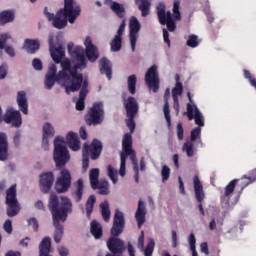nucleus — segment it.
Returning <instances> with one entry per match:
<instances>
[{
    "label": "nucleus",
    "mask_w": 256,
    "mask_h": 256,
    "mask_svg": "<svg viewBox=\"0 0 256 256\" xmlns=\"http://www.w3.org/2000/svg\"><path fill=\"white\" fill-rule=\"evenodd\" d=\"M68 51L72 57V62L66 60L62 62V70L57 74V66L51 64L45 78V89H53L55 81H58L66 89V93H75L81 89L83 83V74L79 71L87 68V59L85 58V49L83 46L71 47L68 45Z\"/></svg>",
    "instance_id": "f257e3e1"
},
{
    "label": "nucleus",
    "mask_w": 256,
    "mask_h": 256,
    "mask_svg": "<svg viewBox=\"0 0 256 256\" xmlns=\"http://www.w3.org/2000/svg\"><path fill=\"white\" fill-rule=\"evenodd\" d=\"M48 207L52 213L55 227L54 241L55 243H61L64 228L59 221H67L69 213H73V202H71V199H69L67 196H62L59 200V196L56 194H51Z\"/></svg>",
    "instance_id": "f03ea898"
},
{
    "label": "nucleus",
    "mask_w": 256,
    "mask_h": 256,
    "mask_svg": "<svg viewBox=\"0 0 256 256\" xmlns=\"http://www.w3.org/2000/svg\"><path fill=\"white\" fill-rule=\"evenodd\" d=\"M44 14L48 21L52 22L56 29H64L67 22L73 25L81 15V5L75 0H64V9H60L56 15L44 9Z\"/></svg>",
    "instance_id": "7ed1b4c3"
},
{
    "label": "nucleus",
    "mask_w": 256,
    "mask_h": 256,
    "mask_svg": "<svg viewBox=\"0 0 256 256\" xmlns=\"http://www.w3.org/2000/svg\"><path fill=\"white\" fill-rule=\"evenodd\" d=\"M139 114V102L134 97H129V158L133 165L134 181L139 183V161L137 160V153L133 150V132H135V117Z\"/></svg>",
    "instance_id": "20e7f679"
},
{
    "label": "nucleus",
    "mask_w": 256,
    "mask_h": 256,
    "mask_svg": "<svg viewBox=\"0 0 256 256\" xmlns=\"http://www.w3.org/2000/svg\"><path fill=\"white\" fill-rule=\"evenodd\" d=\"M123 229H125V215L119 209H116L111 228L112 237L107 241V247L111 253L121 254L125 251V242L117 238L123 233Z\"/></svg>",
    "instance_id": "39448f33"
},
{
    "label": "nucleus",
    "mask_w": 256,
    "mask_h": 256,
    "mask_svg": "<svg viewBox=\"0 0 256 256\" xmlns=\"http://www.w3.org/2000/svg\"><path fill=\"white\" fill-rule=\"evenodd\" d=\"M53 159L57 169H62L71 160V155L69 154V149H67V143L63 136H57L54 139Z\"/></svg>",
    "instance_id": "423d86ee"
},
{
    "label": "nucleus",
    "mask_w": 256,
    "mask_h": 256,
    "mask_svg": "<svg viewBox=\"0 0 256 256\" xmlns=\"http://www.w3.org/2000/svg\"><path fill=\"white\" fill-rule=\"evenodd\" d=\"M101 151H103V144H101V141L99 140L94 139L90 146L87 144L84 145L82 162L83 171L89 169V155L93 161H97L101 155Z\"/></svg>",
    "instance_id": "0eeeda50"
},
{
    "label": "nucleus",
    "mask_w": 256,
    "mask_h": 256,
    "mask_svg": "<svg viewBox=\"0 0 256 256\" xmlns=\"http://www.w3.org/2000/svg\"><path fill=\"white\" fill-rule=\"evenodd\" d=\"M6 215L7 217H17L21 211V204L17 199V184H13L6 190Z\"/></svg>",
    "instance_id": "6e6552de"
},
{
    "label": "nucleus",
    "mask_w": 256,
    "mask_h": 256,
    "mask_svg": "<svg viewBox=\"0 0 256 256\" xmlns=\"http://www.w3.org/2000/svg\"><path fill=\"white\" fill-rule=\"evenodd\" d=\"M104 117L103 102H96L86 115V123L87 125H99L103 123Z\"/></svg>",
    "instance_id": "1a4fd4ad"
},
{
    "label": "nucleus",
    "mask_w": 256,
    "mask_h": 256,
    "mask_svg": "<svg viewBox=\"0 0 256 256\" xmlns=\"http://www.w3.org/2000/svg\"><path fill=\"white\" fill-rule=\"evenodd\" d=\"M144 80L150 90H152L154 93L159 92V84L161 83V80L159 79L157 65H152L147 70Z\"/></svg>",
    "instance_id": "9d476101"
},
{
    "label": "nucleus",
    "mask_w": 256,
    "mask_h": 256,
    "mask_svg": "<svg viewBox=\"0 0 256 256\" xmlns=\"http://www.w3.org/2000/svg\"><path fill=\"white\" fill-rule=\"evenodd\" d=\"M157 16L161 25H166L170 32H174L177 29V24L173 20V15L168 11H165V5L159 4L157 7Z\"/></svg>",
    "instance_id": "9b49d317"
},
{
    "label": "nucleus",
    "mask_w": 256,
    "mask_h": 256,
    "mask_svg": "<svg viewBox=\"0 0 256 256\" xmlns=\"http://www.w3.org/2000/svg\"><path fill=\"white\" fill-rule=\"evenodd\" d=\"M71 187V173L69 170L60 169V176L57 178L55 189L57 193H67Z\"/></svg>",
    "instance_id": "f8f14e48"
},
{
    "label": "nucleus",
    "mask_w": 256,
    "mask_h": 256,
    "mask_svg": "<svg viewBox=\"0 0 256 256\" xmlns=\"http://www.w3.org/2000/svg\"><path fill=\"white\" fill-rule=\"evenodd\" d=\"M129 38L130 45L133 52H135V46L137 45V40L139 39V32L141 31V23L137 17L132 16L129 20Z\"/></svg>",
    "instance_id": "ddd939ff"
},
{
    "label": "nucleus",
    "mask_w": 256,
    "mask_h": 256,
    "mask_svg": "<svg viewBox=\"0 0 256 256\" xmlns=\"http://www.w3.org/2000/svg\"><path fill=\"white\" fill-rule=\"evenodd\" d=\"M127 157H129V133H126L122 140V152L120 153L119 168V175L121 177H125V165L127 163Z\"/></svg>",
    "instance_id": "4468645a"
},
{
    "label": "nucleus",
    "mask_w": 256,
    "mask_h": 256,
    "mask_svg": "<svg viewBox=\"0 0 256 256\" xmlns=\"http://www.w3.org/2000/svg\"><path fill=\"white\" fill-rule=\"evenodd\" d=\"M4 121L8 125H12V127H20L23 123V118L20 111L10 108L5 113Z\"/></svg>",
    "instance_id": "2eb2a0df"
},
{
    "label": "nucleus",
    "mask_w": 256,
    "mask_h": 256,
    "mask_svg": "<svg viewBox=\"0 0 256 256\" xmlns=\"http://www.w3.org/2000/svg\"><path fill=\"white\" fill-rule=\"evenodd\" d=\"M85 53L88 61L95 63L99 59V50L97 46L93 45V40L90 36H87L84 41Z\"/></svg>",
    "instance_id": "dca6fc26"
},
{
    "label": "nucleus",
    "mask_w": 256,
    "mask_h": 256,
    "mask_svg": "<svg viewBox=\"0 0 256 256\" xmlns=\"http://www.w3.org/2000/svg\"><path fill=\"white\" fill-rule=\"evenodd\" d=\"M187 112H184V115L186 114L189 120L195 119V124L200 127L204 126V118L199 111L198 107L196 105H192L190 103H187L186 105Z\"/></svg>",
    "instance_id": "f3484780"
},
{
    "label": "nucleus",
    "mask_w": 256,
    "mask_h": 256,
    "mask_svg": "<svg viewBox=\"0 0 256 256\" xmlns=\"http://www.w3.org/2000/svg\"><path fill=\"white\" fill-rule=\"evenodd\" d=\"M193 185H194V191H195L196 199L199 202V205H198L199 211L204 216L205 211L203 209L202 201L205 198V194H204V191H203L202 183L200 182V179L197 175H195L194 178H193Z\"/></svg>",
    "instance_id": "a211bd4d"
},
{
    "label": "nucleus",
    "mask_w": 256,
    "mask_h": 256,
    "mask_svg": "<svg viewBox=\"0 0 256 256\" xmlns=\"http://www.w3.org/2000/svg\"><path fill=\"white\" fill-rule=\"evenodd\" d=\"M147 206L145 205V202L143 200L138 201V207L135 212V219L137 222L138 229H141L143 227V224H145V221L147 220Z\"/></svg>",
    "instance_id": "6ab92c4d"
},
{
    "label": "nucleus",
    "mask_w": 256,
    "mask_h": 256,
    "mask_svg": "<svg viewBox=\"0 0 256 256\" xmlns=\"http://www.w3.org/2000/svg\"><path fill=\"white\" fill-rule=\"evenodd\" d=\"M55 182V175L53 172H46L40 176V187L43 193H49L51 191V187H53V183Z\"/></svg>",
    "instance_id": "aec40b11"
},
{
    "label": "nucleus",
    "mask_w": 256,
    "mask_h": 256,
    "mask_svg": "<svg viewBox=\"0 0 256 256\" xmlns=\"http://www.w3.org/2000/svg\"><path fill=\"white\" fill-rule=\"evenodd\" d=\"M123 33H125V22L119 26L117 34L113 38L110 43L111 51L113 53H117V51H121V43L123 41Z\"/></svg>",
    "instance_id": "412c9836"
},
{
    "label": "nucleus",
    "mask_w": 256,
    "mask_h": 256,
    "mask_svg": "<svg viewBox=\"0 0 256 256\" xmlns=\"http://www.w3.org/2000/svg\"><path fill=\"white\" fill-rule=\"evenodd\" d=\"M51 57L54 63H60L61 67L63 68L64 61H70L69 59H65V49L61 46L59 47H52L50 49ZM73 62V56H71V61Z\"/></svg>",
    "instance_id": "4be33fe9"
},
{
    "label": "nucleus",
    "mask_w": 256,
    "mask_h": 256,
    "mask_svg": "<svg viewBox=\"0 0 256 256\" xmlns=\"http://www.w3.org/2000/svg\"><path fill=\"white\" fill-rule=\"evenodd\" d=\"M89 86V83L87 80H83L82 76V82L80 84V94L79 99L76 101V109L77 111H83L85 109V97H87V93H89V90H87V87Z\"/></svg>",
    "instance_id": "5701e85b"
},
{
    "label": "nucleus",
    "mask_w": 256,
    "mask_h": 256,
    "mask_svg": "<svg viewBox=\"0 0 256 256\" xmlns=\"http://www.w3.org/2000/svg\"><path fill=\"white\" fill-rule=\"evenodd\" d=\"M66 141L71 151H79L81 149V140H79L77 133L69 131L66 135Z\"/></svg>",
    "instance_id": "b1692460"
},
{
    "label": "nucleus",
    "mask_w": 256,
    "mask_h": 256,
    "mask_svg": "<svg viewBox=\"0 0 256 256\" xmlns=\"http://www.w3.org/2000/svg\"><path fill=\"white\" fill-rule=\"evenodd\" d=\"M17 105L24 115H29V102L27 100V93L25 91H19L17 93Z\"/></svg>",
    "instance_id": "393cba45"
},
{
    "label": "nucleus",
    "mask_w": 256,
    "mask_h": 256,
    "mask_svg": "<svg viewBox=\"0 0 256 256\" xmlns=\"http://www.w3.org/2000/svg\"><path fill=\"white\" fill-rule=\"evenodd\" d=\"M9 159V144L7 142V134L0 133V161Z\"/></svg>",
    "instance_id": "a878e982"
},
{
    "label": "nucleus",
    "mask_w": 256,
    "mask_h": 256,
    "mask_svg": "<svg viewBox=\"0 0 256 256\" xmlns=\"http://www.w3.org/2000/svg\"><path fill=\"white\" fill-rule=\"evenodd\" d=\"M112 67L111 61H109L107 58H102L100 60V73L102 75H106L108 81H111L113 75Z\"/></svg>",
    "instance_id": "bb28decb"
},
{
    "label": "nucleus",
    "mask_w": 256,
    "mask_h": 256,
    "mask_svg": "<svg viewBox=\"0 0 256 256\" xmlns=\"http://www.w3.org/2000/svg\"><path fill=\"white\" fill-rule=\"evenodd\" d=\"M170 95H171V91L169 89H166L165 94H164L163 112H164V117L166 119L168 128H171V110L169 109V96Z\"/></svg>",
    "instance_id": "cd10ccee"
},
{
    "label": "nucleus",
    "mask_w": 256,
    "mask_h": 256,
    "mask_svg": "<svg viewBox=\"0 0 256 256\" xmlns=\"http://www.w3.org/2000/svg\"><path fill=\"white\" fill-rule=\"evenodd\" d=\"M51 238L45 237L39 244V256H51Z\"/></svg>",
    "instance_id": "c85d7f7f"
},
{
    "label": "nucleus",
    "mask_w": 256,
    "mask_h": 256,
    "mask_svg": "<svg viewBox=\"0 0 256 256\" xmlns=\"http://www.w3.org/2000/svg\"><path fill=\"white\" fill-rule=\"evenodd\" d=\"M138 9L141 11L142 17H147L151 14V0H134Z\"/></svg>",
    "instance_id": "c756f323"
},
{
    "label": "nucleus",
    "mask_w": 256,
    "mask_h": 256,
    "mask_svg": "<svg viewBox=\"0 0 256 256\" xmlns=\"http://www.w3.org/2000/svg\"><path fill=\"white\" fill-rule=\"evenodd\" d=\"M90 232L94 239H100L103 237V226L97 220H93L90 223Z\"/></svg>",
    "instance_id": "7c9ffc66"
},
{
    "label": "nucleus",
    "mask_w": 256,
    "mask_h": 256,
    "mask_svg": "<svg viewBox=\"0 0 256 256\" xmlns=\"http://www.w3.org/2000/svg\"><path fill=\"white\" fill-rule=\"evenodd\" d=\"M23 49L30 53L31 55L39 51V40L26 39L24 41Z\"/></svg>",
    "instance_id": "2f4dec72"
},
{
    "label": "nucleus",
    "mask_w": 256,
    "mask_h": 256,
    "mask_svg": "<svg viewBox=\"0 0 256 256\" xmlns=\"http://www.w3.org/2000/svg\"><path fill=\"white\" fill-rule=\"evenodd\" d=\"M15 21L14 10H4L0 13V23L7 25V23H13Z\"/></svg>",
    "instance_id": "473e14b6"
},
{
    "label": "nucleus",
    "mask_w": 256,
    "mask_h": 256,
    "mask_svg": "<svg viewBox=\"0 0 256 256\" xmlns=\"http://www.w3.org/2000/svg\"><path fill=\"white\" fill-rule=\"evenodd\" d=\"M256 181V169L252 170L249 175H244L241 178V189L240 194L243 192V190L251 183Z\"/></svg>",
    "instance_id": "72a5a7b5"
},
{
    "label": "nucleus",
    "mask_w": 256,
    "mask_h": 256,
    "mask_svg": "<svg viewBox=\"0 0 256 256\" xmlns=\"http://www.w3.org/2000/svg\"><path fill=\"white\" fill-rule=\"evenodd\" d=\"M72 196L76 203H79L83 199V180L79 179L75 183V190L72 193Z\"/></svg>",
    "instance_id": "f704fd0d"
},
{
    "label": "nucleus",
    "mask_w": 256,
    "mask_h": 256,
    "mask_svg": "<svg viewBox=\"0 0 256 256\" xmlns=\"http://www.w3.org/2000/svg\"><path fill=\"white\" fill-rule=\"evenodd\" d=\"M101 215L106 223L111 219V209H109V202L104 201L100 204Z\"/></svg>",
    "instance_id": "c9c22d12"
},
{
    "label": "nucleus",
    "mask_w": 256,
    "mask_h": 256,
    "mask_svg": "<svg viewBox=\"0 0 256 256\" xmlns=\"http://www.w3.org/2000/svg\"><path fill=\"white\" fill-rule=\"evenodd\" d=\"M42 137H55V127L50 122H46L42 126Z\"/></svg>",
    "instance_id": "e433bc0d"
},
{
    "label": "nucleus",
    "mask_w": 256,
    "mask_h": 256,
    "mask_svg": "<svg viewBox=\"0 0 256 256\" xmlns=\"http://www.w3.org/2000/svg\"><path fill=\"white\" fill-rule=\"evenodd\" d=\"M110 9H112L118 17H125V6L123 4L112 1L110 3Z\"/></svg>",
    "instance_id": "4c0bfd02"
},
{
    "label": "nucleus",
    "mask_w": 256,
    "mask_h": 256,
    "mask_svg": "<svg viewBox=\"0 0 256 256\" xmlns=\"http://www.w3.org/2000/svg\"><path fill=\"white\" fill-rule=\"evenodd\" d=\"M89 179L92 189H97V184L101 183L99 182V169L94 168L90 170Z\"/></svg>",
    "instance_id": "58836bf2"
},
{
    "label": "nucleus",
    "mask_w": 256,
    "mask_h": 256,
    "mask_svg": "<svg viewBox=\"0 0 256 256\" xmlns=\"http://www.w3.org/2000/svg\"><path fill=\"white\" fill-rule=\"evenodd\" d=\"M107 174H108L109 179H111V181L114 185H115V183H117V181H119V179H118L119 172L112 165H109L107 167Z\"/></svg>",
    "instance_id": "ea45409f"
},
{
    "label": "nucleus",
    "mask_w": 256,
    "mask_h": 256,
    "mask_svg": "<svg viewBox=\"0 0 256 256\" xmlns=\"http://www.w3.org/2000/svg\"><path fill=\"white\" fill-rule=\"evenodd\" d=\"M96 200L95 195H91L86 201V215L88 218L91 217V213H93V207Z\"/></svg>",
    "instance_id": "a19ab883"
},
{
    "label": "nucleus",
    "mask_w": 256,
    "mask_h": 256,
    "mask_svg": "<svg viewBox=\"0 0 256 256\" xmlns=\"http://www.w3.org/2000/svg\"><path fill=\"white\" fill-rule=\"evenodd\" d=\"M96 189H99L100 195H109V182L104 180L98 183Z\"/></svg>",
    "instance_id": "79ce46f5"
},
{
    "label": "nucleus",
    "mask_w": 256,
    "mask_h": 256,
    "mask_svg": "<svg viewBox=\"0 0 256 256\" xmlns=\"http://www.w3.org/2000/svg\"><path fill=\"white\" fill-rule=\"evenodd\" d=\"M238 182H239V179H234L225 187V191H224L225 197L230 198Z\"/></svg>",
    "instance_id": "37998d69"
},
{
    "label": "nucleus",
    "mask_w": 256,
    "mask_h": 256,
    "mask_svg": "<svg viewBox=\"0 0 256 256\" xmlns=\"http://www.w3.org/2000/svg\"><path fill=\"white\" fill-rule=\"evenodd\" d=\"M182 150L186 152L188 157H192L194 155V145L192 141H187L183 144Z\"/></svg>",
    "instance_id": "c03bdc74"
},
{
    "label": "nucleus",
    "mask_w": 256,
    "mask_h": 256,
    "mask_svg": "<svg viewBox=\"0 0 256 256\" xmlns=\"http://www.w3.org/2000/svg\"><path fill=\"white\" fill-rule=\"evenodd\" d=\"M137 91V76H129V92L134 95Z\"/></svg>",
    "instance_id": "a18cd8bd"
},
{
    "label": "nucleus",
    "mask_w": 256,
    "mask_h": 256,
    "mask_svg": "<svg viewBox=\"0 0 256 256\" xmlns=\"http://www.w3.org/2000/svg\"><path fill=\"white\" fill-rule=\"evenodd\" d=\"M162 182L165 183L171 177V168L167 165H163L161 169Z\"/></svg>",
    "instance_id": "49530a36"
},
{
    "label": "nucleus",
    "mask_w": 256,
    "mask_h": 256,
    "mask_svg": "<svg viewBox=\"0 0 256 256\" xmlns=\"http://www.w3.org/2000/svg\"><path fill=\"white\" fill-rule=\"evenodd\" d=\"M155 250V241L150 239L146 248L144 249V256H153V251Z\"/></svg>",
    "instance_id": "de8ad7c7"
},
{
    "label": "nucleus",
    "mask_w": 256,
    "mask_h": 256,
    "mask_svg": "<svg viewBox=\"0 0 256 256\" xmlns=\"http://www.w3.org/2000/svg\"><path fill=\"white\" fill-rule=\"evenodd\" d=\"M179 7H180L179 0L174 1L172 11H173V17L176 21H179L181 19V14H180V11H179Z\"/></svg>",
    "instance_id": "09e8293b"
},
{
    "label": "nucleus",
    "mask_w": 256,
    "mask_h": 256,
    "mask_svg": "<svg viewBox=\"0 0 256 256\" xmlns=\"http://www.w3.org/2000/svg\"><path fill=\"white\" fill-rule=\"evenodd\" d=\"M183 93V84L176 83L175 87L172 89V97L179 98V95Z\"/></svg>",
    "instance_id": "8fccbe9b"
},
{
    "label": "nucleus",
    "mask_w": 256,
    "mask_h": 256,
    "mask_svg": "<svg viewBox=\"0 0 256 256\" xmlns=\"http://www.w3.org/2000/svg\"><path fill=\"white\" fill-rule=\"evenodd\" d=\"M10 39H12L11 34H9V33L0 34V49L1 50L5 49V45L8 41H10Z\"/></svg>",
    "instance_id": "3c124183"
},
{
    "label": "nucleus",
    "mask_w": 256,
    "mask_h": 256,
    "mask_svg": "<svg viewBox=\"0 0 256 256\" xmlns=\"http://www.w3.org/2000/svg\"><path fill=\"white\" fill-rule=\"evenodd\" d=\"M121 97L126 109V116L129 117V92H123Z\"/></svg>",
    "instance_id": "603ef678"
},
{
    "label": "nucleus",
    "mask_w": 256,
    "mask_h": 256,
    "mask_svg": "<svg viewBox=\"0 0 256 256\" xmlns=\"http://www.w3.org/2000/svg\"><path fill=\"white\" fill-rule=\"evenodd\" d=\"M186 44H187V46H189L191 48L197 47L199 45L198 37L196 35L189 36Z\"/></svg>",
    "instance_id": "864d4df0"
},
{
    "label": "nucleus",
    "mask_w": 256,
    "mask_h": 256,
    "mask_svg": "<svg viewBox=\"0 0 256 256\" xmlns=\"http://www.w3.org/2000/svg\"><path fill=\"white\" fill-rule=\"evenodd\" d=\"M32 67L35 71H43V62L39 58L32 60Z\"/></svg>",
    "instance_id": "5fc2aeb1"
},
{
    "label": "nucleus",
    "mask_w": 256,
    "mask_h": 256,
    "mask_svg": "<svg viewBox=\"0 0 256 256\" xmlns=\"http://www.w3.org/2000/svg\"><path fill=\"white\" fill-rule=\"evenodd\" d=\"M3 229L9 235H11V233H13V223L11 222V220L8 219L4 222Z\"/></svg>",
    "instance_id": "6e6d98bb"
},
{
    "label": "nucleus",
    "mask_w": 256,
    "mask_h": 256,
    "mask_svg": "<svg viewBox=\"0 0 256 256\" xmlns=\"http://www.w3.org/2000/svg\"><path fill=\"white\" fill-rule=\"evenodd\" d=\"M200 135H201L200 127L193 129L190 135V140H191L190 142H194L198 137H200Z\"/></svg>",
    "instance_id": "4d7b16f0"
},
{
    "label": "nucleus",
    "mask_w": 256,
    "mask_h": 256,
    "mask_svg": "<svg viewBox=\"0 0 256 256\" xmlns=\"http://www.w3.org/2000/svg\"><path fill=\"white\" fill-rule=\"evenodd\" d=\"M28 225L32 227L34 231H39V222L37 221V218L28 219Z\"/></svg>",
    "instance_id": "13d9d810"
},
{
    "label": "nucleus",
    "mask_w": 256,
    "mask_h": 256,
    "mask_svg": "<svg viewBox=\"0 0 256 256\" xmlns=\"http://www.w3.org/2000/svg\"><path fill=\"white\" fill-rule=\"evenodd\" d=\"M176 131H177L178 140H183V138H184V129H183V126H182L181 122H179L177 124Z\"/></svg>",
    "instance_id": "bf43d9fd"
},
{
    "label": "nucleus",
    "mask_w": 256,
    "mask_h": 256,
    "mask_svg": "<svg viewBox=\"0 0 256 256\" xmlns=\"http://www.w3.org/2000/svg\"><path fill=\"white\" fill-rule=\"evenodd\" d=\"M188 241H189V245H190V249L191 251H196V239H195V235L193 233L190 234L189 238H188Z\"/></svg>",
    "instance_id": "052dcab7"
},
{
    "label": "nucleus",
    "mask_w": 256,
    "mask_h": 256,
    "mask_svg": "<svg viewBox=\"0 0 256 256\" xmlns=\"http://www.w3.org/2000/svg\"><path fill=\"white\" fill-rule=\"evenodd\" d=\"M7 69H9L7 64H2L0 66V80L5 79V77H7Z\"/></svg>",
    "instance_id": "680f3d73"
},
{
    "label": "nucleus",
    "mask_w": 256,
    "mask_h": 256,
    "mask_svg": "<svg viewBox=\"0 0 256 256\" xmlns=\"http://www.w3.org/2000/svg\"><path fill=\"white\" fill-rule=\"evenodd\" d=\"M49 139L51 138L42 136V149H44V151H49Z\"/></svg>",
    "instance_id": "e2e57ef3"
},
{
    "label": "nucleus",
    "mask_w": 256,
    "mask_h": 256,
    "mask_svg": "<svg viewBox=\"0 0 256 256\" xmlns=\"http://www.w3.org/2000/svg\"><path fill=\"white\" fill-rule=\"evenodd\" d=\"M163 39L168 47H171V40H169V31H167L166 29H163Z\"/></svg>",
    "instance_id": "0e129e2a"
},
{
    "label": "nucleus",
    "mask_w": 256,
    "mask_h": 256,
    "mask_svg": "<svg viewBox=\"0 0 256 256\" xmlns=\"http://www.w3.org/2000/svg\"><path fill=\"white\" fill-rule=\"evenodd\" d=\"M4 49H5V53H7V55H9V57H15V48L14 47H12V46L5 47L4 46Z\"/></svg>",
    "instance_id": "69168bd1"
},
{
    "label": "nucleus",
    "mask_w": 256,
    "mask_h": 256,
    "mask_svg": "<svg viewBox=\"0 0 256 256\" xmlns=\"http://www.w3.org/2000/svg\"><path fill=\"white\" fill-rule=\"evenodd\" d=\"M58 253L60 256H68L69 255V249L63 247V246H60L58 248Z\"/></svg>",
    "instance_id": "338daca9"
},
{
    "label": "nucleus",
    "mask_w": 256,
    "mask_h": 256,
    "mask_svg": "<svg viewBox=\"0 0 256 256\" xmlns=\"http://www.w3.org/2000/svg\"><path fill=\"white\" fill-rule=\"evenodd\" d=\"M200 250H201V252L205 253L206 255H209L208 244L206 242L201 243Z\"/></svg>",
    "instance_id": "774afa93"
}]
</instances>
